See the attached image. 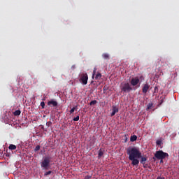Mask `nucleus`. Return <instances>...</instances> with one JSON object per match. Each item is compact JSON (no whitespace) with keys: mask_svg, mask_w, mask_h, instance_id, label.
Returning <instances> with one entry per match:
<instances>
[{"mask_svg":"<svg viewBox=\"0 0 179 179\" xmlns=\"http://www.w3.org/2000/svg\"><path fill=\"white\" fill-rule=\"evenodd\" d=\"M73 108H75V110L76 111L78 110V106H76L75 107H73Z\"/></svg>","mask_w":179,"mask_h":179,"instance_id":"28","label":"nucleus"},{"mask_svg":"<svg viewBox=\"0 0 179 179\" xmlns=\"http://www.w3.org/2000/svg\"><path fill=\"white\" fill-rule=\"evenodd\" d=\"M140 82L139 78H131L130 83L131 85V86H136V85H138Z\"/></svg>","mask_w":179,"mask_h":179,"instance_id":"6","label":"nucleus"},{"mask_svg":"<svg viewBox=\"0 0 179 179\" xmlns=\"http://www.w3.org/2000/svg\"><path fill=\"white\" fill-rule=\"evenodd\" d=\"M103 155H104V150L101 148L98 152V158L100 159L103 157Z\"/></svg>","mask_w":179,"mask_h":179,"instance_id":"10","label":"nucleus"},{"mask_svg":"<svg viewBox=\"0 0 179 179\" xmlns=\"http://www.w3.org/2000/svg\"><path fill=\"white\" fill-rule=\"evenodd\" d=\"M73 121H79V115H78L77 117H74L73 119Z\"/></svg>","mask_w":179,"mask_h":179,"instance_id":"23","label":"nucleus"},{"mask_svg":"<svg viewBox=\"0 0 179 179\" xmlns=\"http://www.w3.org/2000/svg\"><path fill=\"white\" fill-rule=\"evenodd\" d=\"M156 143H157V145H162V141H157Z\"/></svg>","mask_w":179,"mask_h":179,"instance_id":"27","label":"nucleus"},{"mask_svg":"<svg viewBox=\"0 0 179 179\" xmlns=\"http://www.w3.org/2000/svg\"><path fill=\"white\" fill-rule=\"evenodd\" d=\"M101 73H97V74H96V76H95V79H96V80H99V79H101Z\"/></svg>","mask_w":179,"mask_h":179,"instance_id":"15","label":"nucleus"},{"mask_svg":"<svg viewBox=\"0 0 179 179\" xmlns=\"http://www.w3.org/2000/svg\"><path fill=\"white\" fill-rule=\"evenodd\" d=\"M163 103V99L161 100V103Z\"/></svg>","mask_w":179,"mask_h":179,"instance_id":"30","label":"nucleus"},{"mask_svg":"<svg viewBox=\"0 0 179 179\" xmlns=\"http://www.w3.org/2000/svg\"><path fill=\"white\" fill-rule=\"evenodd\" d=\"M153 107V103H149L147 106V110H152V108Z\"/></svg>","mask_w":179,"mask_h":179,"instance_id":"16","label":"nucleus"},{"mask_svg":"<svg viewBox=\"0 0 179 179\" xmlns=\"http://www.w3.org/2000/svg\"><path fill=\"white\" fill-rule=\"evenodd\" d=\"M118 111H120V110L118 109V107L115 106H113L112 113L110 114L111 117H114V115H115V114H117Z\"/></svg>","mask_w":179,"mask_h":179,"instance_id":"9","label":"nucleus"},{"mask_svg":"<svg viewBox=\"0 0 179 179\" xmlns=\"http://www.w3.org/2000/svg\"><path fill=\"white\" fill-rule=\"evenodd\" d=\"M102 57L104 59H110V55L107 53H103Z\"/></svg>","mask_w":179,"mask_h":179,"instance_id":"14","label":"nucleus"},{"mask_svg":"<svg viewBox=\"0 0 179 179\" xmlns=\"http://www.w3.org/2000/svg\"><path fill=\"white\" fill-rule=\"evenodd\" d=\"M42 129H43V131H47V129H44V127H42Z\"/></svg>","mask_w":179,"mask_h":179,"instance_id":"29","label":"nucleus"},{"mask_svg":"<svg viewBox=\"0 0 179 179\" xmlns=\"http://www.w3.org/2000/svg\"><path fill=\"white\" fill-rule=\"evenodd\" d=\"M87 80H89L87 73H83L80 75V82H81L83 85H87Z\"/></svg>","mask_w":179,"mask_h":179,"instance_id":"5","label":"nucleus"},{"mask_svg":"<svg viewBox=\"0 0 179 179\" xmlns=\"http://www.w3.org/2000/svg\"><path fill=\"white\" fill-rule=\"evenodd\" d=\"M52 124V122H46V125H47L48 127H50V126H51Z\"/></svg>","mask_w":179,"mask_h":179,"instance_id":"25","label":"nucleus"},{"mask_svg":"<svg viewBox=\"0 0 179 179\" xmlns=\"http://www.w3.org/2000/svg\"><path fill=\"white\" fill-rule=\"evenodd\" d=\"M96 71H97V69H94V71H93V73H92V78H94V75H96Z\"/></svg>","mask_w":179,"mask_h":179,"instance_id":"26","label":"nucleus"},{"mask_svg":"<svg viewBox=\"0 0 179 179\" xmlns=\"http://www.w3.org/2000/svg\"><path fill=\"white\" fill-rule=\"evenodd\" d=\"M52 173V171H48L44 173L45 177H47V176H50Z\"/></svg>","mask_w":179,"mask_h":179,"instance_id":"19","label":"nucleus"},{"mask_svg":"<svg viewBox=\"0 0 179 179\" xmlns=\"http://www.w3.org/2000/svg\"><path fill=\"white\" fill-rule=\"evenodd\" d=\"M41 106L42 108H44L45 107V103H44V101L41 102Z\"/></svg>","mask_w":179,"mask_h":179,"instance_id":"22","label":"nucleus"},{"mask_svg":"<svg viewBox=\"0 0 179 179\" xmlns=\"http://www.w3.org/2000/svg\"><path fill=\"white\" fill-rule=\"evenodd\" d=\"M50 163H51V157H45L43 162L41 163V166L45 170H48V167H50Z\"/></svg>","mask_w":179,"mask_h":179,"instance_id":"4","label":"nucleus"},{"mask_svg":"<svg viewBox=\"0 0 179 179\" xmlns=\"http://www.w3.org/2000/svg\"><path fill=\"white\" fill-rule=\"evenodd\" d=\"M8 149L10 150H16V145H13V144H10L8 147Z\"/></svg>","mask_w":179,"mask_h":179,"instance_id":"13","label":"nucleus"},{"mask_svg":"<svg viewBox=\"0 0 179 179\" xmlns=\"http://www.w3.org/2000/svg\"><path fill=\"white\" fill-rule=\"evenodd\" d=\"M166 157H169V153L163 152V150L156 151L155 154V157H152L153 160H161L163 162V159H166Z\"/></svg>","mask_w":179,"mask_h":179,"instance_id":"2","label":"nucleus"},{"mask_svg":"<svg viewBox=\"0 0 179 179\" xmlns=\"http://www.w3.org/2000/svg\"><path fill=\"white\" fill-rule=\"evenodd\" d=\"M140 159H141L140 163H141V164H145V163H146V161L148 160V157H142V155H141V157H140Z\"/></svg>","mask_w":179,"mask_h":179,"instance_id":"11","label":"nucleus"},{"mask_svg":"<svg viewBox=\"0 0 179 179\" xmlns=\"http://www.w3.org/2000/svg\"><path fill=\"white\" fill-rule=\"evenodd\" d=\"M95 104H97V101L96 100L92 101L90 103V106H94Z\"/></svg>","mask_w":179,"mask_h":179,"instance_id":"18","label":"nucleus"},{"mask_svg":"<svg viewBox=\"0 0 179 179\" xmlns=\"http://www.w3.org/2000/svg\"><path fill=\"white\" fill-rule=\"evenodd\" d=\"M158 92H159V88L157 87V86L155 87L154 93H157Z\"/></svg>","mask_w":179,"mask_h":179,"instance_id":"21","label":"nucleus"},{"mask_svg":"<svg viewBox=\"0 0 179 179\" xmlns=\"http://www.w3.org/2000/svg\"><path fill=\"white\" fill-rule=\"evenodd\" d=\"M127 155H129V159L131 160L133 166H138L139 160L142 157V153L136 148H129L127 150Z\"/></svg>","mask_w":179,"mask_h":179,"instance_id":"1","label":"nucleus"},{"mask_svg":"<svg viewBox=\"0 0 179 179\" xmlns=\"http://www.w3.org/2000/svg\"><path fill=\"white\" fill-rule=\"evenodd\" d=\"M137 139H138V136H136V135H133V136H131L130 137L131 142H135V141H136Z\"/></svg>","mask_w":179,"mask_h":179,"instance_id":"12","label":"nucleus"},{"mask_svg":"<svg viewBox=\"0 0 179 179\" xmlns=\"http://www.w3.org/2000/svg\"><path fill=\"white\" fill-rule=\"evenodd\" d=\"M146 167V166H144V168H145Z\"/></svg>","mask_w":179,"mask_h":179,"instance_id":"31","label":"nucleus"},{"mask_svg":"<svg viewBox=\"0 0 179 179\" xmlns=\"http://www.w3.org/2000/svg\"><path fill=\"white\" fill-rule=\"evenodd\" d=\"M48 106H50V107H57V106H58V102L54 99H51L48 102Z\"/></svg>","mask_w":179,"mask_h":179,"instance_id":"7","label":"nucleus"},{"mask_svg":"<svg viewBox=\"0 0 179 179\" xmlns=\"http://www.w3.org/2000/svg\"><path fill=\"white\" fill-rule=\"evenodd\" d=\"M120 89L121 92H123L124 93H129V92H131L132 90V87H131L129 83H122Z\"/></svg>","mask_w":179,"mask_h":179,"instance_id":"3","label":"nucleus"},{"mask_svg":"<svg viewBox=\"0 0 179 179\" xmlns=\"http://www.w3.org/2000/svg\"><path fill=\"white\" fill-rule=\"evenodd\" d=\"M22 112H20V110H17L14 112V115L17 116L21 114Z\"/></svg>","mask_w":179,"mask_h":179,"instance_id":"17","label":"nucleus"},{"mask_svg":"<svg viewBox=\"0 0 179 179\" xmlns=\"http://www.w3.org/2000/svg\"><path fill=\"white\" fill-rule=\"evenodd\" d=\"M73 113H75V108H71L70 110V114H73Z\"/></svg>","mask_w":179,"mask_h":179,"instance_id":"24","label":"nucleus"},{"mask_svg":"<svg viewBox=\"0 0 179 179\" xmlns=\"http://www.w3.org/2000/svg\"><path fill=\"white\" fill-rule=\"evenodd\" d=\"M40 150V145H36L34 148V152H38Z\"/></svg>","mask_w":179,"mask_h":179,"instance_id":"20","label":"nucleus"},{"mask_svg":"<svg viewBox=\"0 0 179 179\" xmlns=\"http://www.w3.org/2000/svg\"><path fill=\"white\" fill-rule=\"evenodd\" d=\"M150 87V85L148 83L145 84L142 88V92L144 94H146L148 93V90H149Z\"/></svg>","mask_w":179,"mask_h":179,"instance_id":"8","label":"nucleus"}]
</instances>
